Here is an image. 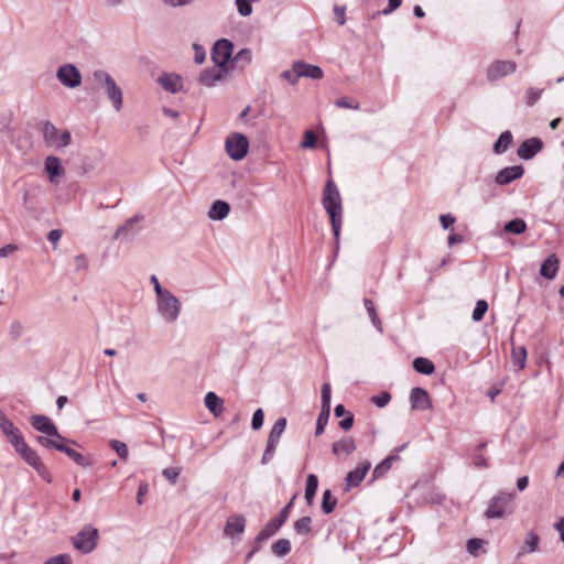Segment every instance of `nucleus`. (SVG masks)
I'll list each match as a JSON object with an SVG mask.
<instances>
[{"mask_svg":"<svg viewBox=\"0 0 564 564\" xmlns=\"http://www.w3.org/2000/svg\"><path fill=\"white\" fill-rule=\"evenodd\" d=\"M272 553L279 557L285 556L291 551V542L288 539H280L271 546Z\"/></svg>","mask_w":564,"mask_h":564,"instance_id":"nucleus-37","label":"nucleus"},{"mask_svg":"<svg viewBox=\"0 0 564 564\" xmlns=\"http://www.w3.org/2000/svg\"><path fill=\"white\" fill-rule=\"evenodd\" d=\"M246 529V518L242 514H232L230 516L225 524L224 534L231 540L239 539V536L245 532Z\"/></svg>","mask_w":564,"mask_h":564,"instance_id":"nucleus-15","label":"nucleus"},{"mask_svg":"<svg viewBox=\"0 0 564 564\" xmlns=\"http://www.w3.org/2000/svg\"><path fill=\"white\" fill-rule=\"evenodd\" d=\"M56 78L68 88H76L82 84V74L73 64H64L57 68Z\"/></svg>","mask_w":564,"mask_h":564,"instance_id":"nucleus-9","label":"nucleus"},{"mask_svg":"<svg viewBox=\"0 0 564 564\" xmlns=\"http://www.w3.org/2000/svg\"><path fill=\"white\" fill-rule=\"evenodd\" d=\"M317 487H318L317 477L313 474H310L306 478V487H305V500L310 506L313 503V499L315 497Z\"/></svg>","mask_w":564,"mask_h":564,"instance_id":"nucleus-33","label":"nucleus"},{"mask_svg":"<svg viewBox=\"0 0 564 564\" xmlns=\"http://www.w3.org/2000/svg\"><path fill=\"white\" fill-rule=\"evenodd\" d=\"M512 142V134L510 131L502 132L498 140L494 144V150L496 153L500 154L507 151L510 143Z\"/></svg>","mask_w":564,"mask_h":564,"instance_id":"nucleus-35","label":"nucleus"},{"mask_svg":"<svg viewBox=\"0 0 564 564\" xmlns=\"http://www.w3.org/2000/svg\"><path fill=\"white\" fill-rule=\"evenodd\" d=\"M487 311H488V303L485 300H478L476 303V307L474 308V312H473V319L475 322L481 321Z\"/></svg>","mask_w":564,"mask_h":564,"instance_id":"nucleus-45","label":"nucleus"},{"mask_svg":"<svg viewBox=\"0 0 564 564\" xmlns=\"http://www.w3.org/2000/svg\"><path fill=\"white\" fill-rule=\"evenodd\" d=\"M285 427H286V419L285 417H280L273 424V426L270 431V434L268 436L265 449H264V453H263V456L261 459V463L263 465L268 464L272 459V457L275 453V449L278 447L279 440H280L281 435L283 434V432L285 431Z\"/></svg>","mask_w":564,"mask_h":564,"instance_id":"nucleus-7","label":"nucleus"},{"mask_svg":"<svg viewBox=\"0 0 564 564\" xmlns=\"http://www.w3.org/2000/svg\"><path fill=\"white\" fill-rule=\"evenodd\" d=\"M94 89L101 90L113 109L119 112L123 106V94L113 77L106 70L98 69L93 73Z\"/></svg>","mask_w":564,"mask_h":564,"instance_id":"nucleus-2","label":"nucleus"},{"mask_svg":"<svg viewBox=\"0 0 564 564\" xmlns=\"http://www.w3.org/2000/svg\"><path fill=\"white\" fill-rule=\"evenodd\" d=\"M42 134L45 143L55 149L66 148L72 141L68 130H58L51 121L43 123Z\"/></svg>","mask_w":564,"mask_h":564,"instance_id":"nucleus-4","label":"nucleus"},{"mask_svg":"<svg viewBox=\"0 0 564 564\" xmlns=\"http://www.w3.org/2000/svg\"><path fill=\"white\" fill-rule=\"evenodd\" d=\"M413 368L415 371L423 373V375H431L434 372L435 367L434 364L424 357H417L413 360Z\"/></svg>","mask_w":564,"mask_h":564,"instance_id":"nucleus-32","label":"nucleus"},{"mask_svg":"<svg viewBox=\"0 0 564 564\" xmlns=\"http://www.w3.org/2000/svg\"><path fill=\"white\" fill-rule=\"evenodd\" d=\"M512 499L513 496L511 494H500L494 497L486 511V517L490 519L501 518Z\"/></svg>","mask_w":564,"mask_h":564,"instance_id":"nucleus-13","label":"nucleus"},{"mask_svg":"<svg viewBox=\"0 0 564 564\" xmlns=\"http://www.w3.org/2000/svg\"><path fill=\"white\" fill-rule=\"evenodd\" d=\"M9 441L18 454H20L23 449H25L29 446L20 431L15 435L10 437Z\"/></svg>","mask_w":564,"mask_h":564,"instance_id":"nucleus-46","label":"nucleus"},{"mask_svg":"<svg viewBox=\"0 0 564 564\" xmlns=\"http://www.w3.org/2000/svg\"><path fill=\"white\" fill-rule=\"evenodd\" d=\"M390 400L391 395L388 392H382L381 394L372 398L373 403L379 408L386 406Z\"/></svg>","mask_w":564,"mask_h":564,"instance_id":"nucleus-57","label":"nucleus"},{"mask_svg":"<svg viewBox=\"0 0 564 564\" xmlns=\"http://www.w3.org/2000/svg\"><path fill=\"white\" fill-rule=\"evenodd\" d=\"M364 303H365V307H366V310L368 312V315H369L373 326L376 328L380 329L381 322H380V318L377 315V312H376V308H375V305H373L372 301L369 300V299H365Z\"/></svg>","mask_w":564,"mask_h":564,"instance_id":"nucleus-44","label":"nucleus"},{"mask_svg":"<svg viewBox=\"0 0 564 564\" xmlns=\"http://www.w3.org/2000/svg\"><path fill=\"white\" fill-rule=\"evenodd\" d=\"M227 70L228 68H223L215 64V66L202 70L198 82L203 86L213 87L216 83L223 80Z\"/></svg>","mask_w":564,"mask_h":564,"instance_id":"nucleus-16","label":"nucleus"},{"mask_svg":"<svg viewBox=\"0 0 564 564\" xmlns=\"http://www.w3.org/2000/svg\"><path fill=\"white\" fill-rule=\"evenodd\" d=\"M542 93V89L529 88L527 91V105L533 106L541 98Z\"/></svg>","mask_w":564,"mask_h":564,"instance_id":"nucleus-50","label":"nucleus"},{"mask_svg":"<svg viewBox=\"0 0 564 564\" xmlns=\"http://www.w3.org/2000/svg\"><path fill=\"white\" fill-rule=\"evenodd\" d=\"M32 426L41 433L51 437L64 441V436L58 433L56 425L45 415L36 414L31 417Z\"/></svg>","mask_w":564,"mask_h":564,"instance_id":"nucleus-14","label":"nucleus"},{"mask_svg":"<svg viewBox=\"0 0 564 564\" xmlns=\"http://www.w3.org/2000/svg\"><path fill=\"white\" fill-rule=\"evenodd\" d=\"M23 334V325L19 321H14L10 326V335L17 339Z\"/></svg>","mask_w":564,"mask_h":564,"instance_id":"nucleus-58","label":"nucleus"},{"mask_svg":"<svg viewBox=\"0 0 564 564\" xmlns=\"http://www.w3.org/2000/svg\"><path fill=\"white\" fill-rule=\"evenodd\" d=\"M31 467H33L37 474L47 482L52 481V477L45 465L43 464L41 457L33 451L30 446L23 449L19 454Z\"/></svg>","mask_w":564,"mask_h":564,"instance_id":"nucleus-12","label":"nucleus"},{"mask_svg":"<svg viewBox=\"0 0 564 564\" xmlns=\"http://www.w3.org/2000/svg\"><path fill=\"white\" fill-rule=\"evenodd\" d=\"M229 212L230 206L227 202L216 200L208 212V217L213 220H223L228 216Z\"/></svg>","mask_w":564,"mask_h":564,"instance_id":"nucleus-28","label":"nucleus"},{"mask_svg":"<svg viewBox=\"0 0 564 564\" xmlns=\"http://www.w3.org/2000/svg\"><path fill=\"white\" fill-rule=\"evenodd\" d=\"M540 538L534 532H529L525 536L524 544L521 549L519 555H522L524 552L533 553L538 550Z\"/></svg>","mask_w":564,"mask_h":564,"instance_id":"nucleus-36","label":"nucleus"},{"mask_svg":"<svg viewBox=\"0 0 564 564\" xmlns=\"http://www.w3.org/2000/svg\"><path fill=\"white\" fill-rule=\"evenodd\" d=\"M316 144V135L313 131H306L304 133V139L301 143L303 149H312Z\"/></svg>","mask_w":564,"mask_h":564,"instance_id":"nucleus-53","label":"nucleus"},{"mask_svg":"<svg viewBox=\"0 0 564 564\" xmlns=\"http://www.w3.org/2000/svg\"><path fill=\"white\" fill-rule=\"evenodd\" d=\"M180 473H181V470L175 467L165 468L162 471L163 476L173 485L176 482V479L180 476Z\"/></svg>","mask_w":564,"mask_h":564,"instance_id":"nucleus-55","label":"nucleus"},{"mask_svg":"<svg viewBox=\"0 0 564 564\" xmlns=\"http://www.w3.org/2000/svg\"><path fill=\"white\" fill-rule=\"evenodd\" d=\"M158 82L164 90L172 94L178 93L183 87L182 78L175 74H164L159 77Z\"/></svg>","mask_w":564,"mask_h":564,"instance_id":"nucleus-22","label":"nucleus"},{"mask_svg":"<svg viewBox=\"0 0 564 564\" xmlns=\"http://www.w3.org/2000/svg\"><path fill=\"white\" fill-rule=\"evenodd\" d=\"M345 11H346L345 7L334 6V13L336 15V20L339 25H344L346 22Z\"/></svg>","mask_w":564,"mask_h":564,"instance_id":"nucleus-59","label":"nucleus"},{"mask_svg":"<svg viewBox=\"0 0 564 564\" xmlns=\"http://www.w3.org/2000/svg\"><path fill=\"white\" fill-rule=\"evenodd\" d=\"M156 310L166 323H174L181 314L182 304L171 291H166L156 296Z\"/></svg>","mask_w":564,"mask_h":564,"instance_id":"nucleus-3","label":"nucleus"},{"mask_svg":"<svg viewBox=\"0 0 564 564\" xmlns=\"http://www.w3.org/2000/svg\"><path fill=\"white\" fill-rule=\"evenodd\" d=\"M226 152L235 161L242 160L249 150L248 138L239 132L230 133L225 141Z\"/></svg>","mask_w":564,"mask_h":564,"instance_id":"nucleus-6","label":"nucleus"},{"mask_svg":"<svg viewBox=\"0 0 564 564\" xmlns=\"http://www.w3.org/2000/svg\"><path fill=\"white\" fill-rule=\"evenodd\" d=\"M484 540L481 539H470L468 540L467 542V551L470 555H474V556H477L479 551L482 549L484 546Z\"/></svg>","mask_w":564,"mask_h":564,"instance_id":"nucleus-48","label":"nucleus"},{"mask_svg":"<svg viewBox=\"0 0 564 564\" xmlns=\"http://www.w3.org/2000/svg\"><path fill=\"white\" fill-rule=\"evenodd\" d=\"M312 519L310 517H303L294 523V530L297 534H308L312 530Z\"/></svg>","mask_w":564,"mask_h":564,"instance_id":"nucleus-40","label":"nucleus"},{"mask_svg":"<svg viewBox=\"0 0 564 564\" xmlns=\"http://www.w3.org/2000/svg\"><path fill=\"white\" fill-rule=\"evenodd\" d=\"M297 67L300 72V77H306L312 79H321L324 76V73L321 67L307 64L305 62H297Z\"/></svg>","mask_w":564,"mask_h":564,"instance_id":"nucleus-29","label":"nucleus"},{"mask_svg":"<svg viewBox=\"0 0 564 564\" xmlns=\"http://www.w3.org/2000/svg\"><path fill=\"white\" fill-rule=\"evenodd\" d=\"M41 445L47 448H54L56 451L65 453L69 458H72L76 464H78L82 467H89L90 462L86 459L80 453L76 452L75 449L70 448L69 446L65 444H53L47 441L41 440Z\"/></svg>","mask_w":564,"mask_h":564,"instance_id":"nucleus-17","label":"nucleus"},{"mask_svg":"<svg viewBox=\"0 0 564 564\" xmlns=\"http://www.w3.org/2000/svg\"><path fill=\"white\" fill-rule=\"evenodd\" d=\"M560 261L556 254H550L541 264L540 274L541 276L553 280L558 271Z\"/></svg>","mask_w":564,"mask_h":564,"instance_id":"nucleus-23","label":"nucleus"},{"mask_svg":"<svg viewBox=\"0 0 564 564\" xmlns=\"http://www.w3.org/2000/svg\"><path fill=\"white\" fill-rule=\"evenodd\" d=\"M410 401L413 410L424 411L432 406L429 392L419 387L411 390Z\"/></svg>","mask_w":564,"mask_h":564,"instance_id":"nucleus-18","label":"nucleus"},{"mask_svg":"<svg viewBox=\"0 0 564 564\" xmlns=\"http://www.w3.org/2000/svg\"><path fill=\"white\" fill-rule=\"evenodd\" d=\"M193 47L195 50V62L197 64H202L205 61V52L203 47L198 44H194Z\"/></svg>","mask_w":564,"mask_h":564,"instance_id":"nucleus-63","label":"nucleus"},{"mask_svg":"<svg viewBox=\"0 0 564 564\" xmlns=\"http://www.w3.org/2000/svg\"><path fill=\"white\" fill-rule=\"evenodd\" d=\"M150 281L153 284V289H154V292H155L156 296H159L162 293L167 291L166 289L162 288V285L160 284L159 279L156 278V275H154V274L151 275L150 276Z\"/></svg>","mask_w":564,"mask_h":564,"instance_id":"nucleus-61","label":"nucleus"},{"mask_svg":"<svg viewBox=\"0 0 564 564\" xmlns=\"http://www.w3.org/2000/svg\"><path fill=\"white\" fill-rule=\"evenodd\" d=\"M232 52V43L226 39H221L214 44L212 58L217 66L227 68L226 65L230 61Z\"/></svg>","mask_w":564,"mask_h":564,"instance_id":"nucleus-10","label":"nucleus"},{"mask_svg":"<svg viewBox=\"0 0 564 564\" xmlns=\"http://www.w3.org/2000/svg\"><path fill=\"white\" fill-rule=\"evenodd\" d=\"M149 491V486L147 482H141L140 486H139V489H138V494H137V502L138 505H143V498L144 496L148 494Z\"/></svg>","mask_w":564,"mask_h":564,"instance_id":"nucleus-60","label":"nucleus"},{"mask_svg":"<svg viewBox=\"0 0 564 564\" xmlns=\"http://www.w3.org/2000/svg\"><path fill=\"white\" fill-rule=\"evenodd\" d=\"M45 172L48 174L50 182L55 183L56 177L61 176L64 172L61 160L56 156H47L45 160Z\"/></svg>","mask_w":564,"mask_h":564,"instance_id":"nucleus-27","label":"nucleus"},{"mask_svg":"<svg viewBox=\"0 0 564 564\" xmlns=\"http://www.w3.org/2000/svg\"><path fill=\"white\" fill-rule=\"evenodd\" d=\"M328 416L329 415H326V413H324V410L321 411V413L317 417V422H316V431H315L316 435H319L323 433V431L327 424Z\"/></svg>","mask_w":564,"mask_h":564,"instance_id":"nucleus-56","label":"nucleus"},{"mask_svg":"<svg viewBox=\"0 0 564 564\" xmlns=\"http://www.w3.org/2000/svg\"><path fill=\"white\" fill-rule=\"evenodd\" d=\"M356 449V444L351 437H344L335 442L332 446L333 453L337 457H347Z\"/></svg>","mask_w":564,"mask_h":564,"instance_id":"nucleus-25","label":"nucleus"},{"mask_svg":"<svg viewBox=\"0 0 564 564\" xmlns=\"http://www.w3.org/2000/svg\"><path fill=\"white\" fill-rule=\"evenodd\" d=\"M74 265L76 272L87 271L89 268L88 258L85 254H77L74 258Z\"/></svg>","mask_w":564,"mask_h":564,"instance_id":"nucleus-49","label":"nucleus"},{"mask_svg":"<svg viewBox=\"0 0 564 564\" xmlns=\"http://www.w3.org/2000/svg\"><path fill=\"white\" fill-rule=\"evenodd\" d=\"M99 532L93 525H85L74 538L73 545L84 554L93 552L97 546Z\"/></svg>","mask_w":564,"mask_h":564,"instance_id":"nucleus-5","label":"nucleus"},{"mask_svg":"<svg viewBox=\"0 0 564 564\" xmlns=\"http://www.w3.org/2000/svg\"><path fill=\"white\" fill-rule=\"evenodd\" d=\"M322 410L326 415L330 413V386L329 383H324L322 387Z\"/></svg>","mask_w":564,"mask_h":564,"instance_id":"nucleus-43","label":"nucleus"},{"mask_svg":"<svg viewBox=\"0 0 564 564\" xmlns=\"http://www.w3.org/2000/svg\"><path fill=\"white\" fill-rule=\"evenodd\" d=\"M252 61V53L249 48L240 50L232 58V64L240 69H245Z\"/></svg>","mask_w":564,"mask_h":564,"instance_id":"nucleus-31","label":"nucleus"},{"mask_svg":"<svg viewBox=\"0 0 564 564\" xmlns=\"http://www.w3.org/2000/svg\"><path fill=\"white\" fill-rule=\"evenodd\" d=\"M110 447L118 454V456L122 460H127L129 457V449L126 443L118 441V440H111L109 442Z\"/></svg>","mask_w":564,"mask_h":564,"instance_id":"nucleus-41","label":"nucleus"},{"mask_svg":"<svg viewBox=\"0 0 564 564\" xmlns=\"http://www.w3.org/2000/svg\"><path fill=\"white\" fill-rule=\"evenodd\" d=\"M297 62H294L291 69L281 73V77L289 82L291 85H295L300 77Z\"/></svg>","mask_w":564,"mask_h":564,"instance_id":"nucleus-42","label":"nucleus"},{"mask_svg":"<svg viewBox=\"0 0 564 564\" xmlns=\"http://www.w3.org/2000/svg\"><path fill=\"white\" fill-rule=\"evenodd\" d=\"M138 216H134L126 221L124 225L120 226L113 235V239H119L123 234L128 232L131 226L138 221Z\"/></svg>","mask_w":564,"mask_h":564,"instance_id":"nucleus-52","label":"nucleus"},{"mask_svg":"<svg viewBox=\"0 0 564 564\" xmlns=\"http://www.w3.org/2000/svg\"><path fill=\"white\" fill-rule=\"evenodd\" d=\"M264 413L262 409H258L254 411L252 415L251 426L253 430H259L263 425Z\"/></svg>","mask_w":564,"mask_h":564,"instance_id":"nucleus-51","label":"nucleus"},{"mask_svg":"<svg viewBox=\"0 0 564 564\" xmlns=\"http://www.w3.org/2000/svg\"><path fill=\"white\" fill-rule=\"evenodd\" d=\"M44 564H72V557L68 554H58L50 557Z\"/></svg>","mask_w":564,"mask_h":564,"instance_id":"nucleus-54","label":"nucleus"},{"mask_svg":"<svg viewBox=\"0 0 564 564\" xmlns=\"http://www.w3.org/2000/svg\"><path fill=\"white\" fill-rule=\"evenodd\" d=\"M527 356H528V352H527L525 347H523V346H520V347L513 346L512 347L511 360H512L513 366L518 367V369L524 368L525 361H527Z\"/></svg>","mask_w":564,"mask_h":564,"instance_id":"nucleus-30","label":"nucleus"},{"mask_svg":"<svg viewBox=\"0 0 564 564\" xmlns=\"http://www.w3.org/2000/svg\"><path fill=\"white\" fill-rule=\"evenodd\" d=\"M370 467H371V464L369 462H365L359 467H357L355 470L349 471L346 476L347 487L358 486L365 479Z\"/></svg>","mask_w":564,"mask_h":564,"instance_id":"nucleus-24","label":"nucleus"},{"mask_svg":"<svg viewBox=\"0 0 564 564\" xmlns=\"http://www.w3.org/2000/svg\"><path fill=\"white\" fill-rule=\"evenodd\" d=\"M523 167L520 165L508 166L498 172L495 181L499 185H507L512 181L520 178L523 175Z\"/></svg>","mask_w":564,"mask_h":564,"instance_id":"nucleus-21","label":"nucleus"},{"mask_svg":"<svg viewBox=\"0 0 564 564\" xmlns=\"http://www.w3.org/2000/svg\"><path fill=\"white\" fill-rule=\"evenodd\" d=\"M322 203L325 210L329 215L334 236L336 239H338L340 234L343 208L340 194L333 181H328L326 183L323 191Z\"/></svg>","mask_w":564,"mask_h":564,"instance_id":"nucleus-1","label":"nucleus"},{"mask_svg":"<svg viewBox=\"0 0 564 564\" xmlns=\"http://www.w3.org/2000/svg\"><path fill=\"white\" fill-rule=\"evenodd\" d=\"M406 444H403L402 446L394 448L388 457L375 467L372 471L373 479L382 477L391 468L392 464L400 459V452H402Z\"/></svg>","mask_w":564,"mask_h":564,"instance_id":"nucleus-19","label":"nucleus"},{"mask_svg":"<svg viewBox=\"0 0 564 564\" xmlns=\"http://www.w3.org/2000/svg\"><path fill=\"white\" fill-rule=\"evenodd\" d=\"M527 228V224L523 219L517 218L506 224L505 230L511 234H522Z\"/></svg>","mask_w":564,"mask_h":564,"instance_id":"nucleus-39","label":"nucleus"},{"mask_svg":"<svg viewBox=\"0 0 564 564\" xmlns=\"http://www.w3.org/2000/svg\"><path fill=\"white\" fill-rule=\"evenodd\" d=\"M440 220H441L442 227L444 229H447L455 223V217L452 216L451 214H446V215H442Z\"/></svg>","mask_w":564,"mask_h":564,"instance_id":"nucleus-64","label":"nucleus"},{"mask_svg":"<svg viewBox=\"0 0 564 564\" xmlns=\"http://www.w3.org/2000/svg\"><path fill=\"white\" fill-rule=\"evenodd\" d=\"M205 406L215 416L218 417L225 411L224 400L215 392H207L204 399Z\"/></svg>","mask_w":564,"mask_h":564,"instance_id":"nucleus-26","label":"nucleus"},{"mask_svg":"<svg viewBox=\"0 0 564 564\" xmlns=\"http://www.w3.org/2000/svg\"><path fill=\"white\" fill-rule=\"evenodd\" d=\"M542 141L538 138H531L522 142L518 149V155L523 160L532 159L538 152L542 150Z\"/></svg>","mask_w":564,"mask_h":564,"instance_id":"nucleus-20","label":"nucleus"},{"mask_svg":"<svg viewBox=\"0 0 564 564\" xmlns=\"http://www.w3.org/2000/svg\"><path fill=\"white\" fill-rule=\"evenodd\" d=\"M17 250H18L17 245H12V243L6 245L2 248H0V258H6V257L12 254Z\"/></svg>","mask_w":564,"mask_h":564,"instance_id":"nucleus-62","label":"nucleus"},{"mask_svg":"<svg viewBox=\"0 0 564 564\" xmlns=\"http://www.w3.org/2000/svg\"><path fill=\"white\" fill-rule=\"evenodd\" d=\"M517 69V64L512 61H495L487 68V79L489 82L499 80Z\"/></svg>","mask_w":564,"mask_h":564,"instance_id":"nucleus-11","label":"nucleus"},{"mask_svg":"<svg viewBox=\"0 0 564 564\" xmlns=\"http://www.w3.org/2000/svg\"><path fill=\"white\" fill-rule=\"evenodd\" d=\"M0 430L8 437H12L19 432V429L13 424V422L7 417L3 411L0 410Z\"/></svg>","mask_w":564,"mask_h":564,"instance_id":"nucleus-34","label":"nucleus"},{"mask_svg":"<svg viewBox=\"0 0 564 564\" xmlns=\"http://www.w3.org/2000/svg\"><path fill=\"white\" fill-rule=\"evenodd\" d=\"M335 105L338 108H346V109H354V110L359 109V102L356 99L347 98V97L338 98L335 101Z\"/></svg>","mask_w":564,"mask_h":564,"instance_id":"nucleus-47","label":"nucleus"},{"mask_svg":"<svg viewBox=\"0 0 564 564\" xmlns=\"http://www.w3.org/2000/svg\"><path fill=\"white\" fill-rule=\"evenodd\" d=\"M337 505V499L333 497L329 489L325 490L323 492V500H322V509L323 511L328 514L334 511L335 507Z\"/></svg>","mask_w":564,"mask_h":564,"instance_id":"nucleus-38","label":"nucleus"},{"mask_svg":"<svg viewBox=\"0 0 564 564\" xmlns=\"http://www.w3.org/2000/svg\"><path fill=\"white\" fill-rule=\"evenodd\" d=\"M294 498L280 511V513L271 519L265 527L258 533L256 541L261 543L262 541L268 540L270 536L275 534V532L285 523L289 518L290 509L292 507Z\"/></svg>","mask_w":564,"mask_h":564,"instance_id":"nucleus-8","label":"nucleus"}]
</instances>
